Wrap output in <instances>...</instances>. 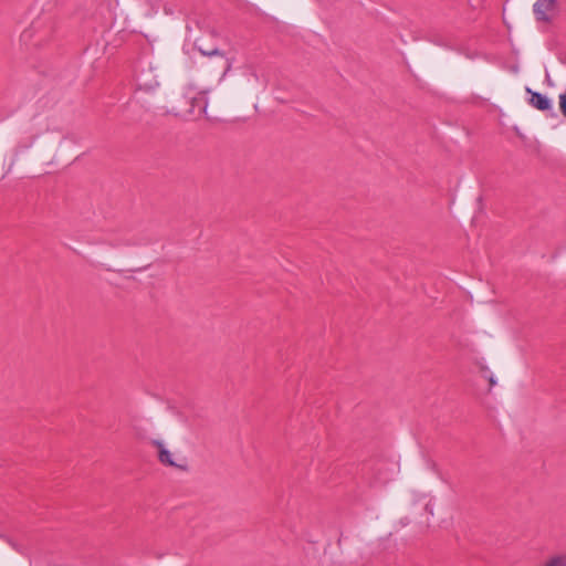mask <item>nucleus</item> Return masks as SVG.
Returning <instances> with one entry per match:
<instances>
[{
    "instance_id": "nucleus-1",
    "label": "nucleus",
    "mask_w": 566,
    "mask_h": 566,
    "mask_svg": "<svg viewBox=\"0 0 566 566\" xmlns=\"http://www.w3.org/2000/svg\"><path fill=\"white\" fill-rule=\"evenodd\" d=\"M199 52L205 57L200 66L202 74L207 77H214L220 83L231 70L233 59L218 49L199 48Z\"/></svg>"
},
{
    "instance_id": "nucleus-6",
    "label": "nucleus",
    "mask_w": 566,
    "mask_h": 566,
    "mask_svg": "<svg viewBox=\"0 0 566 566\" xmlns=\"http://www.w3.org/2000/svg\"><path fill=\"white\" fill-rule=\"evenodd\" d=\"M559 107L562 113L566 116V93L559 95Z\"/></svg>"
},
{
    "instance_id": "nucleus-4",
    "label": "nucleus",
    "mask_w": 566,
    "mask_h": 566,
    "mask_svg": "<svg viewBox=\"0 0 566 566\" xmlns=\"http://www.w3.org/2000/svg\"><path fill=\"white\" fill-rule=\"evenodd\" d=\"M156 446L158 448V458L159 461L163 464L169 465V467H178L175 461L172 460V454L170 451H168L161 442H156Z\"/></svg>"
},
{
    "instance_id": "nucleus-7",
    "label": "nucleus",
    "mask_w": 566,
    "mask_h": 566,
    "mask_svg": "<svg viewBox=\"0 0 566 566\" xmlns=\"http://www.w3.org/2000/svg\"><path fill=\"white\" fill-rule=\"evenodd\" d=\"M491 386L495 385V380L493 378H490Z\"/></svg>"
},
{
    "instance_id": "nucleus-3",
    "label": "nucleus",
    "mask_w": 566,
    "mask_h": 566,
    "mask_svg": "<svg viewBox=\"0 0 566 566\" xmlns=\"http://www.w3.org/2000/svg\"><path fill=\"white\" fill-rule=\"evenodd\" d=\"M526 92L531 94L530 104L538 111H547L552 107V103L548 97L537 92H532L531 88H526Z\"/></svg>"
},
{
    "instance_id": "nucleus-5",
    "label": "nucleus",
    "mask_w": 566,
    "mask_h": 566,
    "mask_svg": "<svg viewBox=\"0 0 566 566\" xmlns=\"http://www.w3.org/2000/svg\"><path fill=\"white\" fill-rule=\"evenodd\" d=\"M544 566H566V558L564 556H556L549 559Z\"/></svg>"
},
{
    "instance_id": "nucleus-2",
    "label": "nucleus",
    "mask_w": 566,
    "mask_h": 566,
    "mask_svg": "<svg viewBox=\"0 0 566 566\" xmlns=\"http://www.w3.org/2000/svg\"><path fill=\"white\" fill-rule=\"evenodd\" d=\"M533 11L537 21L549 22L555 12L554 0H537L533 6Z\"/></svg>"
}]
</instances>
